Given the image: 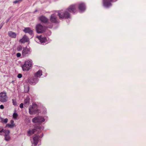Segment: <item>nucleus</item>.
<instances>
[{"label": "nucleus", "mask_w": 146, "mask_h": 146, "mask_svg": "<svg viewBox=\"0 0 146 146\" xmlns=\"http://www.w3.org/2000/svg\"><path fill=\"white\" fill-rule=\"evenodd\" d=\"M20 107L21 108H22L23 107V103H21L20 105Z\"/></svg>", "instance_id": "7c9ffc66"}, {"label": "nucleus", "mask_w": 146, "mask_h": 146, "mask_svg": "<svg viewBox=\"0 0 146 146\" xmlns=\"http://www.w3.org/2000/svg\"><path fill=\"white\" fill-rule=\"evenodd\" d=\"M8 99V98L5 92H2L0 93V101L4 103L6 102Z\"/></svg>", "instance_id": "20e7f679"}, {"label": "nucleus", "mask_w": 146, "mask_h": 146, "mask_svg": "<svg viewBox=\"0 0 146 146\" xmlns=\"http://www.w3.org/2000/svg\"><path fill=\"white\" fill-rule=\"evenodd\" d=\"M17 77L19 78H21L22 77V75L21 74H19L18 75Z\"/></svg>", "instance_id": "c756f323"}, {"label": "nucleus", "mask_w": 146, "mask_h": 146, "mask_svg": "<svg viewBox=\"0 0 146 146\" xmlns=\"http://www.w3.org/2000/svg\"><path fill=\"white\" fill-rule=\"evenodd\" d=\"M78 8L80 11H84L86 9V7L85 4L83 3H80L78 4Z\"/></svg>", "instance_id": "f8f14e48"}, {"label": "nucleus", "mask_w": 146, "mask_h": 146, "mask_svg": "<svg viewBox=\"0 0 146 146\" xmlns=\"http://www.w3.org/2000/svg\"><path fill=\"white\" fill-rule=\"evenodd\" d=\"M3 132L5 134V138L6 141H9L10 140V137L9 135L10 131L8 130L4 129H2L0 131V134L2 135V134Z\"/></svg>", "instance_id": "7ed1b4c3"}, {"label": "nucleus", "mask_w": 146, "mask_h": 146, "mask_svg": "<svg viewBox=\"0 0 146 146\" xmlns=\"http://www.w3.org/2000/svg\"><path fill=\"white\" fill-rule=\"evenodd\" d=\"M32 61L31 60H28L25 61L24 64L22 66L23 71H28L32 66Z\"/></svg>", "instance_id": "f03ea898"}, {"label": "nucleus", "mask_w": 146, "mask_h": 146, "mask_svg": "<svg viewBox=\"0 0 146 146\" xmlns=\"http://www.w3.org/2000/svg\"><path fill=\"white\" fill-rule=\"evenodd\" d=\"M39 128H40L39 127H38V129H39Z\"/></svg>", "instance_id": "f704fd0d"}, {"label": "nucleus", "mask_w": 146, "mask_h": 146, "mask_svg": "<svg viewBox=\"0 0 146 146\" xmlns=\"http://www.w3.org/2000/svg\"><path fill=\"white\" fill-rule=\"evenodd\" d=\"M12 102L13 104V105L14 106H17V103L16 102V101L15 100H14V99L12 100Z\"/></svg>", "instance_id": "bb28decb"}, {"label": "nucleus", "mask_w": 146, "mask_h": 146, "mask_svg": "<svg viewBox=\"0 0 146 146\" xmlns=\"http://www.w3.org/2000/svg\"><path fill=\"white\" fill-rule=\"evenodd\" d=\"M46 29V28L45 27L43 26L40 24H39L36 25V29L38 33H42L45 31Z\"/></svg>", "instance_id": "423d86ee"}, {"label": "nucleus", "mask_w": 146, "mask_h": 146, "mask_svg": "<svg viewBox=\"0 0 146 146\" xmlns=\"http://www.w3.org/2000/svg\"><path fill=\"white\" fill-rule=\"evenodd\" d=\"M9 36L12 38H16V37L17 35L16 34L12 31H9L8 32Z\"/></svg>", "instance_id": "6ab92c4d"}, {"label": "nucleus", "mask_w": 146, "mask_h": 146, "mask_svg": "<svg viewBox=\"0 0 146 146\" xmlns=\"http://www.w3.org/2000/svg\"><path fill=\"white\" fill-rule=\"evenodd\" d=\"M29 41L28 38L26 35H24L23 38L20 40L19 42L22 43H24L25 42H27Z\"/></svg>", "instance_id": "2eb2a0df"}, {"label": "nucleus", "mask_w": 146, "mask_h": 146, "mask_svg": "<svg viewBox=\"0 0 146 146\" xmlns=\"http://www.w3.org/2000/svg\"><path fill=\"white\" fill-rule=\"evenodd\" d=\"M17 49L18 51H21L22 49V47L21 46H19L17 47Z\"/></svg>", "instance_id": "a878e982"}, {"label": "nucleus", "mask_w": 146, "mask_h": 146, "mask_svg": "<svg viewBox=\"0 0 146 146\" xmlns=\"http://www.w3.org/2000/svg\"><path fill=\"white\" fill-rule=\"evenodd\" d=\"M36 38L39 40L40 42L42 44H44L47 40L46 37H42L41 36H37Z\"/></svg>", "instance_id": "4468645a"}, {"label": "nucleus", "mask_w": 146, "mask_h": 146, "mask_svg": "<svg viewBox=\"0 0 146 146\" xmlns=\"http://www.w3.org/2000/svg\"><path fill=\"white\" fill-rule=\"evenodd\" d=\"M44 121L45 119L44 118L41 116L36 117L32 119L33 122L35 123H41L44 122Z\"/></svg>", "instance_id": "39448f33"}, {"label": "nucleus", "mask_w": 146, "mask_h": 146, "mask_svg": "<svg viewBox=\"0 0 146 146\" xmlns=\"http://www.w3.org/2000/svg\"><path fill=\"white\" fill-rule=\"evenodd\" d=\"M22 0H16L13 2V3H19L20 1H22Z\"/></svg>", "instance_id": "c85d7f7f"}, {"label": "nucleus", "mask_w": 146, "mask_h": 146, "mask_svg": "<svg viewBox=\"0 0 146 146\" xmlns=\"http://www.w3.org/2000/svg\"><path fill=\"white\" fill-rule=\"evenodd\" d=\"M30 104V98L29 96H27L25 99L24 104L25 106L28 107Z\"/></svg>", "instance_id": "dca6fc26"}, {"label": "nucleus", "mask_w": 146, "mask_h": 146, "mask_svg": "<svg viewBox=\"0 0 146 146\" xmlns=\"http://www.w3.org/2000/svg\"><path fill=\"white\" fill-rule=\"evenodd\" d=\"M42 74V71L41 70H39L35 74L36 77H40Z\"/></svg>", "instance_id": "aec40b11"}, {"label": "nucleus", "mask_w": 146, "mask_h": 146, "mask_svg": "<svg viewBox=\"0 0 146 146\" xmlns=\"http://www.w3.org/2000/svg\"><path fill=\"white\" fill-rule=\"evenodd\" d=\"M36 130H37V129H34L32 130H30L28 131V134L30 135L32 134Z\"/></svg>", "instance_id": "412c9836"}, {"label": "nucleus", "mask_w": 146, "mask_h": 146, "mask_svg": "<svg viewBox=\"0 0 146 146\" xmlns=\"http://www.w3.org/2000/svg\"><path fill=\"white\" fill-rule=\"evenodd\" d=\"M23 31L25 33H28L30 35H32L33 34V31L30 28L27 27L25 28L23 30Z\"/></svg>", "instance_id": "a211bd4d"}, {"label": "nucleus", "mask_w": 146, "mask_h": 146, "mask_svg": "<svg viewBox=\"0 0 146 146\" xmlns=\"http://www.w3.org/2000/svg\"><path fill=\"white\" fill-rule=\"evenodd\" d=\"M0 119L1 120V121H3L5 123H7L8 121V119L7 118H5V119H3L2 117H0Z\"/></svg>", "instance_id": "5701e85b"}, {"label": "nucleus", "mask_w": 146, "mask_h": 146, "mask_svg": "<svg viewBox=\"0 0 146 146\" xmlns=\"http://www.w3.org/2000/svg\"><path fill=\"white\" fill-rule=\"evenodd\" d=\"M10 123L11 124H15L14 123V121L13 120H11L10 121Z\"/></svg>", "instance_id": "473e14b6"}, {"label": "nucleus", "mask_w": 146, "mask_h": 146, "mask_svg": "<svg viewBox=\"0 0 146 146\" xmlns=\"http://www.w3.org/2000/svg\"><path fill=\"white\" fill-rule=\"evenodd\" d=\"M30 49L27 47L23 48L22 52V55L23 57L24 58L28 56L30 53Z\"/></svg>", "instance_id": "0eeeda50"}, {"label": "nucleus", "mask_w": 146, "mask_h": 146, "mask_svg": "<svg viewBox=\"0 0 146 146\" xmlns=\"http://www.w3.org/2000/svg\"><path fill=\"white\" fill-rule=\"evenodd\" d=\"M21 56V54L20 53H17L16 54V56L17 57H19Z\"/></svg>", "instance_id": "cd10ccee"}, {"label": "nucleus", "mask_w": 146, "mask_h": 146, "mask_svg": "<svg viewBox=\"0 0 146 146\" xmlns=\"http://www.w3.org/2000/svg\"><path fill=\"white\" fill-rule=\"evenodd\" d=\"M117 0H103L104 5L106 7H109L111 6V2H114Z\"/></svg>", "instance_id": "1a4fd4ad"}, {"label": "nucleus", "mask_w": 146, "mask_h": 146, "mask_svg": "<svg viewBox=\"0 0 146 146\" xmlns=\"http://www.w3.org/2000/svg\"><path fill=\"white\" fill-rule=\"evenodd\" d=\"M52 27V25L51 24V25L50 26V27H49V28H51Z\"/></svg>", "instance_id": "72a5a7b5"}, {"label": "nucleus", "mask_w": 146, "mask_h": 146, "mask_svg": "<svg viewBox=\"0 0 146 146\" xmlns=\"http://www.w3.org/2000/svg\"><path fill=\"white\" fill-rule=\"evenodd\" d=\"M29 110V113L31 115L35 114L37 111L36 109L31 107V106H30Z\"/></svg>", "instance_id": "ddd939ff"}, {"label": "nucleus", "mask_w": 146, "mask_h": 146, "mask_svg": "<svg viewBox=\"0 0 146 146\" xmlns=\"http://www.w3.org/2000/svg\"><path fill=\"white\" fill-rule=\"evenodd\" d=\"M39 20L42 22L48 25L50 23L48 21V19L44 16H42L39 18Z\"/></svg>", "instance_id": "9b49d317"}, {"label": "nucleus", "mask_w": 146, "mask_h": 146, "mask_svg": "<svg viewBox=\"0 0 146 146\" xmlns=\"http://www.w3.org/2000/svg\"><path fill=\"white\" fill-rule=\"evenodd\" d=\"M40 137L38 135H36L33 137V139L31 140V142L32 144V146H33L37 145L38 141L39 138Z\"/></svg>", "instance_id": "6e6552de"}, {"label": "nucleus", "mask_w": 146, "mask_h": 146, "mask_svg": "<svg viewBox=\"0 0 146 146\" xmlns=\"http://www.w3.org/2000/svg\"><path fill=\"white\" fill-rule=\"evenodd\" d=\"M77 6L76 4L70 5L64 12L62 11L58 12V16L60 19L69 18L70 17V13L74 14L77 12Z\"/></svg>", "instance_id": "f257e3e1"}, {"label": "nucleus", "mask_w": 146, "mask_h": 146, "mask_svg": "<svg viewBox=\"0 0 146 146\" xmlns=\"http://www.w3.org/2000/svg\"><path fill=\"white\" fill-rule=\"evenodd\" d=\"M15 124H10L8 123L6 125V127H8L10 128H12L14 127L15 126Z\"/></svg>", "instance_id": "4be33fe9"}, {"label": "nucleus", "mask_w": 146, "mask_h": 146, "mask_svg": "<svg viewBox=\"0 0 146 146\" xmlns=\"http://www.w3.org/2000/svg\"><path fill=\"white\" fill-rule=\"evenodd\" d=\"M18 114L17 113H14L13 114V117L15 119H16L18 116Z\"/></svg>", "instance_id": "393cba45"}, {"label": "nucleus", "mask_w": 146, "mask_h": 146, "mask_svg": "<svg viewBox=\"0 0 146 146\" xmlns=\"http://www.w3.org/2000/svg\"><path fill=\"white\" fill-rule=\"evenodd\" d=\"M4 108V106L2 105H1L0 106V108L1 109H3Z\"/></svg>", "instance_id": "2f4dec72"}, {"label": "nucleus", "mask_w": 146, "mask_h": 146, "mask_svg": "<svg viewBox=\"0 0 146 146\" xmlns=\"http://www.w3.org/2000/svg\"><path fill=\"white\" fill-rule=\"evenodd\" d=\"M38 80L36 78H31L28 79V82L31 84H33L36 83Z\"/></svg>", "instance_id": "f3484780"}, {"label": "nucleus", "mask_w": 146, "mask_h": 146, "mask_svg": "<svg viewBox=\"0 0 146 146\" xmlns=\"http://www.w3.org/2000/svg\"><path fill=\"white\" fill-rule=\"evenodd\" d=\"M58 19L56 14L55 13L52 14L50 18V21L52 23H55L57 22Z\"/></svg>", "instance_id": "9d476101"}, {"label": "nucleus", "mask_w": 146, "mask_h": 146, "mask_svg": "<svg viewBox=\"0 0 146 146\" xmlns=\"http://www.w3.org/2000/svg\"><path fill=\"white\" fill-rule=\"evenodd\" d=\"M31 107H33V108L36 109L37 108V105L35 103H33L32 104V106H31Z\"/></svg>", "instance_id": "b1692460"}]
</instances>
